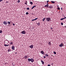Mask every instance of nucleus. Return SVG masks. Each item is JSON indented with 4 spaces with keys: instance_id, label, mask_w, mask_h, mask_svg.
<instances>
[{
    "instance_id": "nucleus-1",
    "label": "nucleus",
    "mask_w": 66,
    "mask_h": 66,
    "mask_svg": "<svg viewBox=\"0 0 66 66\" xmlns=\"http://www.w3.org/2000/svg\"><path fill=\"white\" fill-rule=\"evenodd\" d=\"M28 62H31L32 63H33L34 61V59L33 58L31 59H28Z\"/></svg>"
},
{
    "instance_id": "nucleus-2",
    "label": "nucleus",
    "mask_w": 66,
    "mask_h": 66,
    "mask_svg": "<svg viewBox=\"0 0 66 66\" xmlns=\"http://www.w3.org/2000/svg\"><path fill=\"white\" fill-rule=\"evenodd\" d=\"M60 47H64V44L63 43H62L60 45H59Z\"/></svg>"
},
{
    "instance_id": "nucleus-3",
    "label": "nucleus",
    "mask_w": 66,
    "mask_h": 66,
    "mask_svg": "<svg viewBox=\"0 0 66 66\" xmlns=\"http://www.w3.org/2000/svg\"><path fill=\"white\" fill-rule=\"evenodd\" d=\"M51 19L50 18H46V20L47 21H50Z\"/></svg>"
},
{
    "instance_id": "nucleus-4",
    "label": "nucleus",
    "mask_w": 66,
    "mask_h": 66,
    "mask_svg": "<svg viewBox=\"0 0 66 66\" xmlns=\"http://www.w3.org/2000/svg\"><path fill=\"white\" fill-rule=\"evenodd\" d=\"M33 46H34V45H32L30 46V47L31 49H33L34 47Z\"/></svg>"
},
{
    "instance_id": "nucleus-5",
    "label": "nucleus",
    "mask_w": 66,
    "mask_h": 66,
    "mask_svg": "<svg viewBox=\"0 0 66 66\" xmlns=\"http://www.w3.org/2000/svg\"><path fill=\"white\" fill-rule=\"evenodd\" d=\"M26 31H22L21 33L22 34H26V32H25Z\"/></svg>"
},
{
    "instance_id": "nucleus-6",
    "label": "nucleus",
    "mask_w": 66,
    "mask_h": 66,
    "mask_svg": "<svg viewBox=\"0 0 66 66\" xmlns=\"http://www.w3.org/2000/svg\"><path fill=\"white\" fill-rule=\"evenodd\" d=\"M3 23L4 24H5V25L7 24V23L6 21H4Z\"/></svg>"
},
{
    "instance_id": "nucleus-7",
    "label": "nucleus",
    "mask_w": 66,
    "mask_h": 66,
    "mask_svg": "<svg viewBox=\"0 0 66 66\" xmlns=\"http://www.w3.org/2000/svg\"><path fill=\"white\" fill-rule=\"evenodd\" d=\"M12 49L13 50H15V47L14 45H13L12 47Z\"/></svg>"
},
{
    "instance_id": "nucleus-8",
    "label": "nucleus",
    "mask_w": 66,
    "mask_h": 66,
    "mask_svg": "<svg viewBox=\"0 0 66 66\" xmlns=\"http://www.w3.org/2000/svg\"><path fill=\"white\" fill-rule=\"evenodd\" d=\"M44 7H49V5H46Z\"/></svg>"
},
{
    "instance_id": "nucleus-9",
    "label": "nucleus",
    "mask_w": 66,
    "mask_h": 66,
    "mask_svg": "<svg viewBox=\"0 0 66 66\" xmlns=\"http://www.w3.org/2000/svg\"><path fill=\"white\" fill-rule=\"evenodd\" d=\"M64 18H61L60 19V20H64V19H65L66 18V17H64Z\"/></svg>"
},
{
    "instance_id": "nucleus-10",
    "label": "nucleus",
    "mask_w": 66,
    "mask_h": 66,
    "mask_svg": "<svg viewBox=\"0 0 66 66\" xmlns=\"http://www.w3.org/2000/svg\"><path fill=\"white\" fill-rule=\"evenodd\" d=\"M24 58L25 59H27L28 58V56H27V55H26L24 56Z\"/></svg>"
},
{
    "instance_id": "nucleus-11",
    "label": "nucleus",
    "mask_w": 66,
    "mask_h": 66,
    "mask_svg": "<svg viewBox=\"0 0 66 66\" xmlns=\"http://www.w3.org/2000/svg\"><path fill=\"white\" fill-rule=\"evenodd\" d=\"M41 53H42V54H44V52L43 51H41Z\"/></svg>"
},
{
    "instance_id": "nucleus-12",
    "label": "nucleus",
    "mask_w": 66,
    "mask_h": 66,
    "mask_svg": "<svg viewBox=\"0 0 66 66\" xmlns=\"http://www.w3.org/2000/svg\"><path fill=\"white\" fill-rule=\"evenodd\" d=\"M41 62L42 63V64H43V65H44V63H45L44 62V61H41Z\"/></svg>"
},
{
    "instance_id": "nucleus-13",
    "label": "nucleus",
    "mask_w": 66,
    "mask_h": 66,
    "mask_svg": "<svg viewBox=\"0 0 66 66\" xmlns=\"http://www.w3.org/2000/svg\"><path fill=\"white\" fill-rule=\"evenodd\" d=\"M48 8H50V9H52V8H53V6H50L48 7Z\"/></svg>"
},
{
    "instance_id": "nucleus-14",
    "label": "nucleus",
    "mask_w": 66,
    "mask_h": 66,
    "mask_svg": "<svg viewBox=\"0 0 66 66\" xmlns=\"http://www.w3.org/2000/svg\"><path fill=\"white\" fill-rule=\"evenodd\" d=\"M35 6H33L31 8V9H34V7H35Z\"/></svg>"
},
{
    "instance_id": "nucleus-15",
    "label": "nucleus",
    "mask_w": 66,
    "mask_h": 66,
    "mask_svg": "<svg viewBox=\"0 0 66 66\" xmlns=\"http://www.w3.org/2000/svg\"><path fill=\"white\" fill-rule=\"evenodd\" d=\"M4 46H5V47H6V46H9V44L8 45H6V44H4Z\"/></svg>"
},
{
    "instance_id": "nucleus-16",
    "label": "nucleus",
    "mask_w": 66,
    "mask_h": 66,
    "mask_svg": "<svg viewBox=\"0 0 66 66\" xmlns=\"http://www.w3.org/2000/svg\"><path fill=\"white\" fill-rule=\"evenodd\" d=\"M45 19H46V18H44L43 19V21H45Z\"/></svg>"
},
{
    "instance_id": "nucleus-17",
    "label": "nucleus",
    "mask_w": 66,
    "mask_h": 66,
    "mask_svg": "<svg viewBox=\"0 0 66 66\" xmlns=\"http://www.w3.org/2000/svg\"><path fill=\"white\" fill-rule=\"evenodd\" d=\"M51 2L53 4H54L55 3V2L54 1H51Z\"/></svg>"
},
{
    "instance_id": "nucleus-18",
    "label": "nucleus",
    "mask_w": 66,
    "mask_h": 66,
    "mask_svg": "<svg viewBox=\"0 0 66 66\" xmlns=\"http://www.w3.org/2000/svg\"><path fill=\"white\" fill-rule=\"evenodd\" d=\"M48 44L49 45H51V42H49Z\"/></svg>"
},
{
    "instance_id": "nucleus-19",
    "label": "nucleus",
    "mask_w": 66,
    "mask_h": 66,
    "mask_svg": "<svg viewBox=\"0 0 66 66\" xmlns=\"http://www.w3.org/2000/svg\"><path fill=\"white\" fill-rule=\"evenodd\" d=\"M7 23H8V24H10V23H11V22H7Z\"/></svg>"
},
{
    "instance_id": "nucleus-20",
    "label": "nucleus",
    "mask_w": 66,
    "mask_h": 66,
    "mask_svg": "<svg viewBox=\"0 0 66 66\" xmlns=\"http://www.w3.org/2000/svg\"><path fill=\"white\" fill-rule=\"evenodd\" d=\"M26 2L25 3V4L26 5H27V1H26Z\"/></svg>"
},
{
    "instance_id": "nucleus-21",
    "label": "nucleus",
    "mask_w": 66,
    "mask_h": 66,
    "mask_svg": "<svg viewBox=\"0 0 66 66\" xmlns=\"http://www.w3.org/2000/svg\"><path fill=\"white\" fill-rule=\"evenodd\" d=\"M2 33V30H0V33Z\"/></svg>"
},
{
    "instance_id": "nucleus-22",
    "label": "nucleus",
    "mask_w": 66,
    "mask_h": 66,
    "mask_svg": "<svg viewBox=\"0 0 66 66\" xmlns=\"http://www.w3.org/2000/svg\"><path fill=\"white\" fill-rule=\"evenodd\" d=\"M53 53H54V54H56V52L55 51H54L53 52Z\"/></svg>"
},
{
    "instance_id": "nucleus-23",
    "label": "nucleus",
    "mask_w": 66,
    "mask_h": 66,
    "mask_svg": "<svg viewBox=\"0 0 66 66\" xmlns=\"http://www.w3.org/2000/svg\"><path fill=\"white\" fill-rule=\"evenodd\" d=\"M26 15H28V14H29V13L27 12L26 13Z\"/></svg>"
},
{
    "instance_id": "nucleus-24",
    "label": "nucleus",
    "mask_w": 66,
    "mask_h": 66,
    "mask_svg": "<svg viewBox=\"0 0 66 66\" xmlns=\"http://www.w3.org/2000/svg\"><path fill=\"white\" fill-rule=\"evenodd\" d=\"M8 52H10V51H11V50L10 49H9V50H8Z\"/></svg>"
},
{
    "instance_id": "nucleus-25",
    "label": "nucleus",
    "mask_w": 66,
    "mask_h": 66,
    "mask_svg": "<svg viewBox=\"0 0 66 66\" xmlns=\"http://www.w3.org/2000/svg\"><path fill=\"white\" fill-rule=\"evenodd\" d=\"M30 3L31 4V5L33 4V3H32V2H30Z\"/></svg>"
},
{
    "instance_id": "nucleus-26",
    "label": "nucleus",
    "mask_w": 66,
    "mask_h": 66,
    "mask_svg": "<svg viewBox=\"0 0 66 66\" xmlns=\"http://www.w3.org/2000/svg\"><path fill=\"white\" fill-rule=\"evenodd\" d=\"M57 9L58 10H60V8L59 7H58L57 8Z\"/></svg>"
},
{
    "instance_id": "nucleus-27",
    "label": "nucleus",
    "mask_w": 66,
    "mask_h": 66,
    "mask_svg": "<svg viewBox=\"0 0 66 66\" xmlns=\"http://www.w3.org/2000/svg\"><path fill=\"white\" fill-rule=\"evenodd\" d=\"M61 25H62V26H63V22L61 23Z\"/></svg>"
},
{
    "instance_id": "nucleus-28",
    "label": "nucleus",
    "mask_w": 66,
    "mask_h": 66,
    "mask_svg": "<svg viewBox=\"0 0 66 66\" xmlns=\"http://www.w3.org/2000/svg\"><path fill=\"white\" fill-rule=\"evenodd\" d=\"M20 0H19L18 1V3H19V2H20Z\"/></svg>"
},
{
    "instance_id": "nucleus-29",
    "label": "nucleus",
    "mask_w": 66,
    "mask_h": 66,
    "mask_svg": "<svg viewBox=\"0 0 66 66\" xmlns=\"http://www.w3.org/2000/svg\"><path fill=\"white\" fill-rule=\"evenodd\" d=\"M13 42H11L10 43V44L11 45H13Z\"/></svg>"
},
{
    "instance_id": "nucleus-30",
    "label": "nucleus",
    "mask_w": 66,
    "mask_h": 66,
    "mask_svg": "<svg viewBox=\"0 0 66 66\" xmlns=\"http://www.w3.org/2000/svg\"><path fill=\"white\" fill-rule=\"evenodd\" d=\"M27 10H30V9H29V8H27Z\"/></svg>"
},
{
    "instance_id": "nucleus-31",
    "label": "nucleus",
    "mask_w": 66,
    "mask_h": 66,
    "mask_svg": "<svg viewBox=\"0 0 66 66\" xmlns=\"http://www.w3.org/2000/svg\"><path fill=\"white\" fill-rule=\"evenodd\" d=\"M37 19H38V18H36L35 19V20H37Z\"/></svg>"
},
{
    "instance_id": "nucleus-32",
    "label": "nucleus",
    "mask_w": 66,
    "mask_h": 66,
    "mask_svg": "<svg viewBox=\"0 0 66 66\" xmlns=\"http://www.w3.org/2000/svg\"><path fill=\"white\" fill-rule=\"evenodd\" d=\"M34 20H35V19L32 20V21H34Z\"/></svg>"
},
{
    "instance_id": "nucleus-33",
    "label": "nucleus",
    "mask_w": 66,
    "mask_h": 66,
    "mask_svg": "<svg viewBox=\"0 0 66 66\" xmlns=\"http://www.w3.org/2000/svg\"><path fill=\"white\" fill-rule=\"evenodd\" d=\"M13 26H15V24H14V23H13Z\"/></svg>"
},
{
    "instance_id": "nucleus-34",
    "label": "nucleus",
    "mask_w": 66,
    "mask_h": 66,
    "mask_svg": "<svg viewBox=\"0 0 66 66\" xmlns=\"http://www.w3.org/2000/svg\"><path fill=\"white\" fill-rule=\"evenodd\" d=\"M3 0H0V2H2Z\"/></svg>"
},
{
    "instance_id": "nucleus-35",
    "label": "nucleus",
    "mask_w": 66,
    "mask_h": 66,
    "mask_svg": "<svg viewBox=\"0 0 66 66\" xmlns=\"http://www.w3.org/2000/svg\"><path fill=\"white\" fill-rule=\"evenodd\" d=\"M44 59H45V58H46V56H44Z\"/></svg>"
},
{
    "instance_id": "nucleus-36",
    "label": "nucleus",
    "mask_w": 66,
    "mask_h": 66,
    "mask_svg": "<svg viewBox=\"0 0 66 66\" xmlns=\"http://www.w3.org/2000/svg\"><path fill=\"white\" fill-rule=\"evenodd\" d=\"M47 66H50V64H48V65H47Z\"/></svg>"
},
{
    "instance_id": "nucleus-37",
    "label": "nucleus",
    "mask_w": 66,
    "mask_h": 66,
    "mask_svg": "<svg viewBox=\"0 0 66 66\" xmlns=\"http://www.w3.org/2000/svg\"><path fill=\"white\" fill-rule=\"evenodd\" d=\"M48 2H49V1H48L47 2V3H48Z\"/></svg>"
},
{
    "instance_id": "nucleus-38",
    "label": "nucleus",
    "mask_w": 66,
    "mask_h": 66,
    "mask_svg": "<svg viewBox=\"0 0 66 66\" xmlns=\"http://www.w3.org/2000/svg\"><path fill=\"white\" fill-rule=\"evenodd\" d=\"M47 56H48V55L46 54Z\"/></svg>"
},
{
    "instance_id": "nucleus-39",
    "label": "nucleus",
    "mask_w": 66,
    "mask_h": 66,
    "mask_svg": "<svg viewBox=\"0 0 66 66\" xmlns=\"http://www.w3.org/2000/svg\"><path fill=\"white\" fill-rule=\"evenodd\" d=\"M51 29H53V28L51 27Z\"/></svg>"
},
{
    "instance_id": "nucleus-40",
    "label": "nucleus",
    "mask_w": 66,
    "mask_h": 66,
    "mask_svg": "<svg viewBox=\"0 0 66 66\" xmlns=\"http://www.w3.org/2000/svg\"><path fill=\"white\" fill-rule=\"evenodd\" d=\"M9 2H6V3H9Z\"/></svg>"
},
{
    "instance_id": "nucleus-41",
    "label": "nucleus",
    "mask_w": 66,
    "mask_h": 66,
    "mask_svg": "<svg viewBox=\"0 0 66 66\" xmlns=\"http://www.w3.org/2000/svg\"><path fill=\"white\" fill-rule=\"evenodd\" d=\"M59 5H57V7H59Z\"/></svg>"
},
{
    "instance_id": "nucleus-42",
    "label": "nucleus",
    "mask_w": 66,
    "mask_h": 66,
    "mask_svg": "<svg viewBox=\"0 0 66 66\" xmlns=\"http://www.w3.org/2000/svg\"><path fill=\"white\" fill-rule=\"evenodd\" d=\"M61 10H62V8H61Z\"/></svg>"
},
{
    "instance_id": "nucleus-43",
    "label": "nucleus",
    "mask_w": 66,
    "mask_h": 66,
    "mask_svg": "<svg viewBox=\"0 0 66 66\" xmlns=\"http://www.w3.org/2000/svg\"><path fill=\"white\" fill-rule=\"evenodd\" d=\"M47 5H48V4H48V3H47Z\"/></svg>"
}]
</instances>
